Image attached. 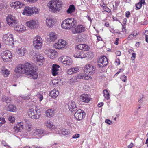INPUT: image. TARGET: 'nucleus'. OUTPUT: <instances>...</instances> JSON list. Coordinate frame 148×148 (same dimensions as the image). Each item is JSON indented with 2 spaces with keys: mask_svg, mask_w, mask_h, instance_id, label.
Masks as SVG:
<instances>
[{
  "mask_svg": "<svg viewBox=\"0 0 148 148\" xmlns=\"http://www.w3.org/2000/svg\"><path fill=\"white\" fill-rule=\"evenodd\" d=\"M38 70L37 67L32 66L30 63H27L24 65L20 64L16 66L14 72L18 74H35L34 73Z\"/></svg>",
  "mask_w": 148,
  "mask_h": 148,
  "instance_id": "nucleus-1",
  "label": "nucleus"
},
{
  "mask_svg": "<svg viewBox=\"0 0 148 148\" xmlns=\"http://www.w3.org/2000/svg\"><path fill=\"white\" fill-rule=\"evenodd\" d=\"M62 3L60 0H51L47 4V6L52 11L57 12L62 8Z\"/></svg>",
  "mask_w": 148,
  "mask_h": 148,
  "instance_id": "nucleus-2",
  "label": "nucleus"
},
{
  "mask_svg": "<svg viewBox=\"0 0 148 148\" xmlns=\"http://www.w3.org/2000/svg\"><path fill=\"white\" fill-rule=\"evenodd\" d=\"M77 22L73 18H68L64 20L61 24V26L63 28L69 29L73 27Z\"/></svg>",
  "mask_w": 148,
  "mask_h": 148,
  "instance_id": "nucleus-3",
  "label": "nucleus"
},
{
  "mask_svg": "<svg viewBox=\"0 0 148 148\" xmlns=\"http://www.w3.org/2000/svg\"><path fill=\"white\" fill-rule=\"evenodd\" d=\"M90 75H76L75 77H73L70 79L69 81L70 85H73L75 82L78 81L80 79H82L86 80L91 79L92 77Z\"/></svg>",
  "mask_w": 148,
  "mask_h": 148,
  "instance_id": "nucleus-4",
  "label": "nucleus"
},
{
  "mask_svg": "<svg viewBox=\"0 0 148 148\" xmlns=\"http://www.w3.org/2000/svg\"><path fill=\"white\" fill-rule=\"evenodd\" d=\"M3 40L6 45L12 46L14 44L13 36L10 33H8L3 35Z\"/></svg>",
  "mask_w": 148,
  "mask_h": 148,
  "instance_id": "nucleus-5",
  "label": "nucleus"
},
{
  "mask_svg": "<svg viewBox=\"0 0 148 148\" xmlns=\"http://www.w3.org/2000/svg\"><path fill=\"white\" fill-rule=\"evenodd\" d=\"M28 116L33 119H38L40 115V111L33 108L30 109L28 112Z\"/></svg>",
  "mask_w": 148,
  "mask_h": 148,
  "instance_id": "nucleus-6",
  "label": "nucleus"
},
{
  "mask_svg": "<svg viewBox=\"0 0 148 148\" xmlns=\"http://www.w3.org/2000/svg\"><path fill=\"white\" fill-rule=\"evenodd\" d=\"M6 21L8 24L10 26L17 27L18 22L14 16L10 15H8L6 17Z\"/></svg>",
  "mask_w": 148,
  "mask_h": 148,
  "instance_id": "nucleus-7",
  "label": "nucleus"
},
{
  "mask_svg": "<svg viewBox=\"0 0 148 148\" xmlns=\"http://www.w3.org/2000/svg\"><path fill=\"white\" fill-rule=\"evenodd\" d=\"M42 40L38 36L35 37L33 40V45L35 48L38 49H40L42 46Z\"/></svg>",
  "mask_w": 148,
  "mask_h": 148,
  "instance_id": "nucleus-8",
  "label": "nucleus"
},
{
  "mask_svg": "<svg viewBox=\"0 0 148 148\" xmlns=\"http://www.w3.org/2000/svg\"><path fill=\"white\" fill-rule=\"evenodd\" d=\"M86 113L83 110L79 109L77 110L74 115L75 118L77 121H81L85 117Z\"/></svg>",
  "mask_w": 148,
  "mask_h": 148,
  "instance_id": "nucleus-9",
  "label": "nucleus"
},
{
  "mask_svg": "<svg viewBox=\"0 0 148 148\" xmlns=\"http://www.w3.org/2000/svg\"><path fill=\"white\" fill-rule=\"evenodd\" d=\"M98 66L102 67L106 66L108 63L107 58L105 56L99 58L98 60Z\"/></svg>",
  "mask_w": 148,
  "mask_h": 148,
  "instance_id": "nucleus-10",
  "label": "nucleus"
},
{
  "mask_svg": "<svg viewBox=\"0 0 148 148\" xmlns=\"http://www.w3.org/2000/svg\"><path fill=\"white\" fill-rule=\"evenodd\" d=\"M3 60L5 62H8L9 60L12 57L11 53L8 51H6L3 52L1 55Z\"/></svg>",
  "mask_w": 148,
  "mask_h": 148,
  "instance_id": "nucleus-11",
  "label": "nucleus"
},
{
  "mask_svg": "<svg viewBox=\"0 0 148 148\" xmlns=\"http://www.w3.org/2000/svg\"><path fill=\"white\" fill-rule=\"evenodd\" d=\"M45 53L48 54V56L51 58H53L57 56V51L53 49H48L45 51Z\"/></svg>",
  "mask_w": 148,
  "mask_h": 148,
  "instance_id": "nucleus-12",
  "label": "nucleus"
},
{
  "mask_svg": "<svg viewBox=\"0 0 148 148\" xmlns=\"http://www.w3.org/2000/svg\"><path fill=\"white\" fill-rule=\"evenodd\" d=\"M95 68L94 66L90 64H87L85 66L84 68V72L85 73L89 74L91 73H95L94 71Z\"/></svg>",
  "mask_w": 148,
  "mask_h": 148,
  "instance_id": "nucleus-13",
  "label": "nucleus"
},
{
  "mask_svg": "<svg viewBox=\"0 0 148 148\" xmlns=\"http://www.w3.org/2000/svg\"><path fill=\"white\" fill-rule=\"evenodd\" d=\"M25 6V4L20 1L13 2L10 4V6L12 8L16 9L21 8L24 7Z\"/></svg>",
  "mask_w": 148,
  "mask_h": 148,
  "instance_id": "nucleus-14",
  "label": "nucleus"
},
{
  "mask_svg": "<svg viewBox=\"0 0 148 148\" xmlns=\"http://www.w3.org/2000/svg\"><path fill=\"white\" fill-rule=\"evenodd\" d=\"M85 28L82 25H78L73 30V32L74 34L84 32Z\"/></svg>",
  "mask_w": 148,
  "mask_h": 148,
  "instance_id": "nucleus-15",
  "label": "nucleus"
},
{
  "mask_svg": "<svg viewBox=\"0 0 148 148\" xmlns=\"http://www.w3.org/2000/svg\"><path fill=\"white\" fill-rule=\"evenodd\" d=\"M68 106L69 110L71 112L75 111L77 109L75 103L73 101L69 102Z\"/></svg>",
  "mask_w": 148,
  "mask_h": 148,
  "instance_id": "nucleus-16",
  "label": "nucleus"
},
{
  "mask_svg": "<svg viewBox=\"0 0 148 148\" xmlns=\"http://www.w3.org/2000/svg\"><path fill=\"white\" fill-rule=\"evenodd\" d=\"M75 58H83L86 57V54L82 51H77L74 55Z\"/></svg>",
  "mask_w": 148,
  "mask_h": 148,
  "instance_id": "nucleus-17",
  "label": "nucleus"
},
{
  "mask_svg": "<svg viewBox=\"0 0 148 148\" xmlns=\"http://www.w3.org/2000/svg\"><path fill=\"white\" fill-rule=\"evenodd\" d=\"M26 14L27 16H30L33 14V11L32 7H26L24 8L23 14L24 15Z\"/></svg>",
  "mask_w": 148,
  "mask_h": 148,
  "instance_id": "nucleus-18",
  "label": "nucleus"
},
{
  "mask_svg": "<svg viewBox=\"0 0 148 148\" xmlns=\"http://www.w3.org/2000/svg\"><path fill=\"white\" fill-rule=\"evenodd\" d=\"M34 58L35 61L42 62H43L44 58L42 54L37 53L35 54Z\"/></svg>",
  "mask_w": 148,
  "mask_h": 148,
  "instance_id": "nucleus-19",
  "label": "nucleus"
},
{
  "mask_svg": "<svg viewBox=\"0 0 148 148\" xmlns=\"http://www.w3.org/2000/svg\"><path fill=\"white\" fill-rule=\"evenodd\" d=\"M55 22L54 20L50 17L47 18L46 19V25L49 27H51L55 24Z\"/></svg>",
  "mask_w": 148,
  "mask_h": 148,
  "instance_id": "nucleus-20",
  "label": "nucleus"
},
{
  "mask_svg": "<svg viewBox=\"0 0 148 148\" xmlns=\"http://www.w3.org/2000/svg\"><path fill=\"white\" fill-rule=\"evenodd\" d=\"M77 48L78 50L86 51L89 50V47L85 44H79L77 46Z\"/></svg>",
  "mask_w": 148,
  "mask_h": 148,
  "instance_id": "nucleus-21",
  "label": "nucleus"
},
{
  "mask_svg": "<svg viewBox=\"0 0 148 148\" xmlns=\"http://www.w3.org/2000/svg\"><path fill=\"white\" fill-rule=\"evenodd\" d=\"M80 99L83 102L88 103L90 101L89 96L88 94H83L80 96Z\"/></svg>",
  "mask_w": 148,
  "mask_h": 148,
  "instance_id": "nucleus-22",
  "label": "nucleus"
},
{
  "mask_svg": "<svg viewBox=\"0 0 148 148\" xmlns=\"http://www.w3.org/2000/svg\"><path fill=\"white\" fill-rule=\"evenodd\" d=\"M36 21L34 20H31L26 22V25L31 29H33L36 26Z\"/></svg>",
  "mask_w": 148,
  "mask_h": 148,
  "instance_id": "nucleus-23",
  "label": "nucleus"
},
{
  "mask_svg": "<svg viewBox=\"0 0 148 148\" xmlns=\"http://www.w3.org/2000/svg\"><path fill=\"white\" fill-rule=\"evenodd\" d=\"M60 66L56 64H53L52 69V74H58L60 72L59 69Z\"/></svg>",
  "mask_w": 148,
  "mask_h": 148,
  "instance_id": "nucleus-24",
  "label": "nucleus"
},
{
  "mask_svg": "<svg viewBox=\"0 0 148 148\" xmlns=\"http://www.w3.org/2000/svg\"><path fill=\"white\" fill-rule=\"evenodd\" d=\"M59 94L58 91L54 89L50 92L49 96L52 98L55 99L57 97Z\"/></svg>",
  "mask_w": 148,
  "mask_h": 148,
  "instance_id": "nucleus-25",
  "label": "nucleus"
},
{
  "mask_svg": "<svg viewBox=\"0 0 148 148\" xmlns=\"http://www.w3.org/2000/svg\"><path fill=\"white\" fill-rule=\"evenodd\" d=\"M17 52L20 56H23L27 52V51L25 47H22L18 49Z\"/></svg>",
  "mask_w": 148,
  "mask_h": 148,
  "instance_id": "nucleus-26",
  "label": "nucleus"
},
{
  "mask_svg": "<svg viewBox=\"0 0 148 148\" xmlns=\"http://www.w3.org/2000/svg\"><path fill=\"white\" fill-rule=\"evenodd\" d=\"M79 71V69L78 67L73 68L70 69L67 71V74H73L77 73Z\"/></svg>",
  "mask_w": 148,
  "mask_h": 148,
  "instance_id": "nucleus-27",
  "label": "nucleus"
},
{
  "mask_svg": "<svg viewBox=\"0 0 148 148\" xmlns=\"http://www.w3.org/2000/svg\"><path fill=\"white\" fill-rule=\"evenodd\" d=\"M49 37L51 42H53L57 39V35L55 33L51 32L49 34Z\"/></svg>",
  "mask_w": 148,
  "mask_h": 148,
  "instance_id": "nucleus-28",
  "label": "nucleus"
},
{
  "mask_svg": "<svg viewBox=\"0 0 148 148\" xmlns=\"http://www.w3.org/2000/svg\"><path fill=\"white\" fill-rule=\"evenodd\" d=\"M34 133L35 135H38L39 136H40V138L44 135L43 134L44 133V131L40 129H36L35 130Z\"/></svg>",
  "mask_w": 148,
  "mask_h": 148,
  "instance_id": "nucleus-29",
  "label": "nucleus"
},
{
  "mask_svg": "<svg viewBox=\"0 0 148 148\" xmlns=\"http://www.w3.org/2000/svg\"><path fill=\"white\" fill-rule=\"evenodd\" d=\"M61 132L62 134L66 136L69 135L70 133V130L68 129H62L61 130Z\"/></svg>",
  "mask_w": 148,
  "mask_h": 148,
  "instance_id": "nucleus-30",
  "label": "nucleus"
},
{
  "mask_svg": "<svg viewBox=\"0 0 148 148\" xmlns=\"http://www.w3.org/2000/svg\"><path fill=\"white\" fill-rule=\"evenodd\" d=\"M8 110L10 112H15L17 111L16 106L12 104H10L8 107Z\"/></svg>",
  "mask_w": 148,
  "mask_h": 148,
  "instance_id": "nucleus-31",
  "label": "nucleus"
},
{
  "mask_svg": "<svg viewBox=\"0 0 148 148\" xmlns=\"http://www.w3.org/2000/svg\"><path fill=\"white\" fill-rule=\"evenodd\" d=\"M63 63L64 64H66L67 65H70L72 62L71 59L70 58H67V59L64 60L63 61Z\"/></svg>",
  "mask_w": 148,
  "mask_h": 148,
  "instance_id": "nucleus-32",
  "label": "nucleus"
},
{
  "mask_svg": "<svg viewBox=\"0 0 148 148\" xmlns=\"http://www.w3.org/2000/svg\"><path fill=\"white\" fill-rule=\"evenodd\" d=\"M75 7L73 5H71L67 10L68 14H71L75 11Z\"/></svg>",
  "mask_w": 148,
  "mask_h": 148,
  "instance_id": "nucleus-33",
  "label": "nucleus"
},
{
  "mask_svg": "<svg viewBox=\"0 0 148 148\" xmlns=\"http://www.w3.org/2000/svg\"><path fill=\"white\" fill-rule=\"evenodd\" d=\"M58 41L59 43L61 44L60 45L62 46V49L66 46L67 45V43L65 41L62 39H61L58 40Z\"/></svg>",
  "mask_w": 148,
  "mask_h": 148,
  "instance_id": "nucleus-34",
  "label": "nucleus"
},
{
  "mask_svg": "<svg viewBox=\"0 0 148 148\" xmlns=\"http://www.w3.org/2000/svg\"><path fill=\"white\" fill-rule=\"evenodd\" d=\"M2 101L3 102H6L7 103H10V100L9 97L5 96L2 98Z\"/></svg>",
  "mask_w": 148,
  "mask_h": 148,
  "instance_id": "nucleus-35",
  "label": "nucleus"
},
{
  "mask_svg": "<svg viewBox=\"0 0 148 148\" xmlns=\"http://www.w3.org/2000/svg\"><path fill=\"white\" fill-rule=\"evenodd\" d=\"M103 92L105 98L107 100L109 99L110 98V95L108 90L106 89L104 90Z\"/></svg>",
  "mask_w": 148,
  "mask_h": 148,
  "instance_id": "nucleus-36",
  "label": "nucleus"
},
{
  "mask_svg": "<svg viewBox=\"0 0 148 148\" xmlns=\"http://www.w3.org/2000/svg\"><path fill=\"white\" fill-rule=\"evenodd\" d=\"M53 111L51 109H48L46 112V116L47 117H50L53 115Z\"/></svg>",
  "mask_w": 148,
  "mask_h": 148,
  "instance_id": "nucleus-37",
  "label": "nucleus"
},
{
  "mask_svg": "<svg viewBox=\"0 0 148 148\" xmlns=\"http://www.w3.org/2000/svg\"><path fill=\"white\" fill-rule=\"evenodd\" d=\"M45 125L47 127L51 128L53 126V125L51 124V121L48 120L46 121L44 123Z\"/></svg>",
  "mask_w": 148,
  "mask_h": 148,
  "instance_id": "nucleus-38",
  "label": "nucleus"
},
{
  "mask_svg": "<svg viewBox=\"0 0 148 148\" xmlns=\"http://www.w3.org/2000/svg\"><path fill=\"white\" fill-rule=\"evenodd\" d=\"M26 77L28 78H32L34 79H36L38 77V75H26Z\"/></svg>",
  "mask_w": 148,
  "mask_h": 148,
  "instance_id": "nucleus-39",
  "label": "nucleus"
},
{
  "mask_svg": "<svg viewBox=\"0 0 148 148\" xmlns=\"http://www.w3.org/2000/svg\"><path fill=\"white\" fill-rule=\"evenodd\" d=\"M59 43L58 41L54 45L53 47L57 49H62L61 45Z\"/></svg>",
  "mask_w": 148,
  "mask_h": 148,
  "instance_id": "nucleus-40",
  "label": "nucleus"
},
{
  "mask_svg": "<svg viewBox=\"0 0 148 148\" xmlns=\"http://www.w3.org/2000/svg\"><path fill=\"white\" fill-rule=\"evenodd\" d=\"M1 144L7 148H11V147L5 141L3 140L1 142Z\"/></svg>",
  "mask_w": 148,
  "mask_h": 148,
  "instance_id": "nucleus-41",
  "label": "nucleus"
},
{
  "mask_svg": "<svg viewBox=\"0 0 148 148\" xmlns=\"http://www.w3.org/2000/svg\"><path fill=\"white\" fill-rule=\"evenodd\" d=\"M2 73L3 74H10V72L8 69L4 68L2 70Z\"/></svg>",
  "mask_w": 148,
  "mask_h": 148,
  "instance_id": "nucleus-42",
  "label": "nucleus"
},
{
  "mask_svg": "<svg viewBox=\"0 0 148 148\" xmlns=\"http://www.w3.org/2000/svg\"><path fill=\"white\" fill-rule=\"evenodd\" d=\"M19 125H17L16 126H14V129L16 132H20L21 130L20 129V127H19Z\"/></svg>",
  "mask_w": 148,
  "mask_h": 148,
  "instance_id": "nucleus-43",
  "label": "nucleus"
},
{
  "mask_svg": "<svg viewBox=\"0 0 148 148\" xmlns=\"http://www.w3.org/2000/svg\"><path fill=\"white\" fill-rule=\"evenodd\" d=\"M26 129L27 131V132H30L32 129V125L29 124H27L26 125Z\"/></svg>",
  "mask_w": 148,
  "mask_h": 148,
  "instance_id": "nucleus-44",
  "label": "nucleus"
},
{
  "mask_svg": "<svg viewBox=\"0 0 148 148\" xmlns=\"http://www.w3.org/2000/svg\"><path fill=\"white\" fill-rule=\"evenodd\" d=\"M86 57H88L90 58H92L94 56L93 53H92V52H88L87 54H86Z\"/></svg>",
  "mask_w": 148,
  "mask_h": 148,
  "instance_id": "nucleus-45",
  "label": "nucleus"
},
{
  "mask_svg": "<svg viewBox=\"0 0 148 148\" xmlns=\"http://www.w3.org/2000/svg\"><path fill=\"white\" fill-rule=\"evenodd\" d=\"M5 122V119L3 118H0V127Z\"/></svg>",
  "mask_w": 148,
  "mask_h": 148,
  "instance_id": "nucleus-46",
  "label": "nucleus"
},
{
  "mask_svg": "<svg viewBox=\"0 0 148 148\" xmlns=\"http://www.w3.org/2000/svg\"><path fill=\"white\" fill-rule=\"evenodd\" d=\"M8 120L10 122L12 123H14L15 121V118L12 116L8 118Z\"/></svg>",
  "mask_w": 148,
  "mask_h": 148,
  "instance_id": "nucleus-47",
  "label": "nucleus"
},
{
  "mask_svg": "<svg viewBox=\"0 0 148 148\" xmlns=\"http://www.w3.org/2000/svg\"><path fill=\"white\" fill-rule=\"evenodd\" d=\"M120 79L123 81L125 82L127 80V77L124 75H122L120 77Z\"/></svg>",
  "mask_w": 148,
  "mask_h": 148,
  "instance_id": "nucleus-48",
  "label": "nucleus"
},
{
  "mask_svg": "<svg viewBox=\"0 0 148 148\" xmlns=\"http://www.w3.org/2000/svg\"><path fill=\"white\" fill-rule=\"evenodd\" d=\"M32 10L33 11V14L34 13H38L39 12V10L37 8L35 7H32Z\"/></svg>",
  "mask_w": 148,
  "mask_h": 148,
  "instance_id": "nucleus-49",
  "label": "nucleus"
},
{
  "mask_svg": "<svg viewBox=\"0 0 148 148\" xmlns=\"http://www.w3.org/2000/svg\"><path fill=\"white\" fill-rule=\"evenodd\" d=\"M136 9L138 10L139 9H140L142 7L141 3L139 2V3H138L136 5Z\"/></svg>",
  "mask_w": 148,
  "mask_h": 148,
  "instance_id": "nucleus-50",
  "label": "nucleus"
},
{
  "mask_svg": "<svg viewBox=\"0 0 148 148\" xmlns=\"http://www.w3.org/2000/svg\"><path fill=\"white\" fill-rule=\"evenodd\" d=\"M103 9L104 11L108 13L110 12L111 11L106 6L103 8Z\"/></svg>",
  "mask_w": 148,
  "mask_h": 148,
  "instance_id": "nucleus-51",
  "label": "nucleus"
},
{
  "mask_svg": "<svg viewBox=\"0 0 148 148\" xmlns=\"http://www.w3.org/2000/svg\"><path fill=\"white\" fill-rule=\"evenodd\" d=\"M80 135L78 134H76L73 135L72 136V138L74 139L77 138L79 137Z\"/></svg>",
  "mask_w": 148,
  "mask_h": 148,
  "instance_id": "nucleus-52",
  "label": "nucleus"
},
{
  "mask_svg": "<svg viewBox=\"0 0 148 148\" xmlns=\"http://www.w3.org/2000/svg\"><path fill=\"white\" fill-rule=\"evenodd\" d=\"M105 122L109 125H111L112 123V121L109 119H106L105 120Z\"/></svg>",
  "mask_w": 148,
  "mask_h": 148,
  "instance_id": "nucleus-53",
  "label": "nucleus"
},
{
  "mask_svg": "<svg viewBox=\"0 0 148 148\" xmlns=\"http://www.w3.org/2000/svg\"><path fill=\"white\" fill-rule=\"evenodd\" d=\"M38 97L39 99V101H41L43 99V97L42 95H38Z\"/></svg>",
  "mask_w": 148,
  "mask_h": 148,
  "instance_id": "nucleus-54",
  "label": "nucleus"
},
{
  "mask_svg": "<svg viewBox=\"0 0 148 148\" xmlns=\"http://www.w3.org/2000/svg\"><path fill=\"white\" fill-rule=\"evenodd\" d=\"M17 125H19V127H20V129H21V130L23 129V123H22L20 122V123H18Z\"/></svg>",
  "mask_w": 148,
  "mask_h": 148,
  "instance_id": "nucleus-55",
  "label": "nucleus"
},
{
  "mask_svg": "<svg viewBox=\"0 0 148 148\" xmlns=\"http://www.w3.org/2000/svg\"><path fill=\"white\" fill-rule=\"evenodd\" d=\"M134 37V36L132 34H131L127 38V39L129 40H131L133 39V38Z\"/></svg>",
  "mask_w": 148,
  "mask_h": 148,
  "instance_id": "nucleus-56",
  "label": "nucleus"
},
{
  "mask_svg": "<svg viewBox=\"0 0 148 148\" xmlns=\"http://www.w3.org/2000/svg\"><path fill=\"white\" fill-rule=\"evenodd\" d=\"M132 34L133 35L134 37L136 36L138 34V32H137V31H134L132 33Z\"/></svg>",
  "mask_w": 148,
  "mask_h": 148,
  "instance_id": "nucleus-57",
  "label": "nucleus"
},
{
  "mask_svg": "<svg viewBox=\"0 0 148 148\" xmlns=\"http://www.w3.org/2000/svg\"><path fill=\"white\" fill-rule=\"evenodd\" d=\"M136 53H132V56L131 57V58L132 60H134L135 59L136 57Z\"/></svg>",
  "mask_w": 148,
  "mask_h": 148,
  "instance_id": "nucleus-58",
  "label": "nucleus"
},
{
  "mask_svg": "<svg viewBox=\"0 0 148 148\" xmlns=\"http://www.w3.org/2000/svg\"><path fill=\"white\" fill-rule=\"evenodd\" d=\"M130 13L129 11H127L125 13V16L127 18H129L130 17Z\"/></svg>",
  "mask_w": 148,
  "mask_h": 148,
  "instance_id": "nucleus-59",
  "label": "nucleus"
},
{
  "mask_svg": "<svg viewBox=\"0 0 148 148\" xmlns=\"http://www.w3.org/2000/svg\"><path fill=\"white\" fill-rule=\"evenodd\" d=\"M116 54L118 56H120L121 54V53L119 51H117L115 52Z\"/></svg>",
  "mask_w": 148,
  "mask_h": 148,
  "instance_id": "nucleus-60",
  "label": "nucleus"
},
{
  "mask_svg": "<svg viewBox=\"0 0 148 148\" xmlns=\"http://www.w3.org/2000/svg\"><path fill=\"white\" fill-rule=\"evenodd\" d=\"M103 102H101L99 103L98 104V106L99 107H101L103 105Z\"/></svg>",
  "mask_w": 148,
  "mask_h": 148,
  "instance_id": "nucleus-61",
  "label": "nucleus"
},
{
  "mask_svg": "<svg viewBox=\"0 0 148 148\" xmlns=\"http://www.w3.org/2000/svg\"><path fill=\"white\" fill-rule=\"evenodd\" d=\"M125 25H122V29L123 32H124V31L125 30Z\"/></svg>",
  "mask_w": 148,
  "mask_h": 148,
  "instance_id": "nucleus-62",
  "label": "nucleus"
},
{
  "mask_svg": "<svg viewBox=\"0 0 148 148\" xmlns=\"http://www.w3.org/2000/svg\"><path fill=\"white\" fill-rule=\"evenodd\" d=\"M123 71V70L122 69H120L119 71H117L115 74H119L120 73H121Z\"/></svg>",
  "mask_w": 148,
  "mask_h": 148,
  "instance_id": "nucleus-63",
  "label": "nucleus"
},
{
  "mask_svg": "<svg viewBox=\"0 0 148 148\" xmlns=\"http://www.w3.org/2000/svg\"><path fill=\"white\" fill-rule=\"evenodd\" d=\"M144 96L143 95V94H141L140 95V97L141 98H141H140V99H139L138 101V102H139V103H140L142 101V100H141V99H142L143 97Z\"/></svg>",
  "mask_w": 148,
  "mask_h": 148,
  "instance_id": "nucleus-64",
  "label": "nucleus"
}]
</instances>
